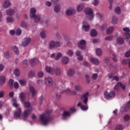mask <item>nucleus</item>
<instances>
[{"mask_svg": "<svg viewBox=\"0 0 130 130\" xmlns=\"http://www.w3.org/2000/svg\"><path fill=\"white\" fill-rule=\"evenodd\" d=\"M40 36H41V38H42L43 39H44V38H45V37H46V35L45 34V31H41L40 33Z\"/></svg>", "mask_w": 130, "mask_h": 130, "instance_id": "8fccbe9b", "label": "nucleus"}, {"mask_svg": "<svg viewBox=\"0 0 130 130\" xmlns=\"http://www.w3.org/2000/svg\"><path fill=\"white\" fill-rule=\"evenodd\" d=\"M113 31H114V27L110 26L106 30V34H111V33H112Z\"/></svg>", "mask_w": 130, "mask_h": 130, "instance_id": "a878e982", "label": "nucleus"}, {"mask_svg": "<svg viewBox=\"0 0 130 130\" xmlns=\"http://www.w3.org/2000/svg\"><path fill=\"white\" fill-rule=\"evenodd\" d=\"M123 31H124V32H126V33H129L130 29L128 27H124L123 28Z\"/></svg>", "mask_w": 130, "mask_h": 130, "instance_id": "680f3d73", "label": "nucleus"}, {"mask_svg": "<svg viewBox=\"0 0 130 130\" xmlns=\"http://www.w3.org/2000/svg\"><path fill=\"white\" fill-rule=\"evenodd\" d=\"M45 5L47 7H50L51 6V2H46Z\"/></svg>", "mask_w": 130, "mask_h": 130, "instance_id": "774afa93", "label": "nucleus"}, {"mask_svg": "<svg viewBox=\"0 0 130 130\" xmlns=\"http://www.w3.org/2000/svg\"><path fill=\"white\" fill-rule=\"evenodd\" d=\"M83 24L82 30L84 31H88L90 29V25L88 24V22L84 21Z\"/></svg>", "mask_w": 130, "mask_h": 130, "instance_id": "ddd939ff", "label": "nucleus"}, {"mask_svg": "<svg viewBox=\"0 0 130 130\" xmlns=\"http://www.w3.org/2000/svg\"><path fill=\"white\" fill-rule=\"evenodd\" d=\"M45 71L49 74H53V73H54V69L49 66H46L45 67Z\"/></svg>", "mask_w": 130, "mask_h": 130, "instance_id": "6ab92c4d", "label": "nucleus"}, {"mask_svg": "<svg viewBox=\"0 0 130 130\" xmlns=\"http://www.w3.org/2000/svg\"><path fill=\"white\" fill-rule=\"evenodd\" d=\"M67 75L69 77H72V76H74V75H75V71L73 69H70L67 72Z\"/></svg>", "mask_w": 130, "mask_h": 130, "instance_id": "cd10ccee", "label": "nucleus"}, {"mask_svg": "<svg viewBox=\"0 0 130 130\" xmlns=\"http://www.w3.org/2000/svg\"><path fill=\"white\" fill-rule=\"evenodd\" d=\"M34 18V20H35V22H39V21H40V19H41V17H40V15H36L34 17H33Z\"/></svg>", "mask_w": 130, "mask_h": 130, "instance_id": "a18cd8bd", "label": "nucleus"}, {"mask_svg": "<svg viewBox=\"0 0 130 130\" xmlns=\"http://www.w3.org/2000/svg\"><path fill=\"white\" fill-rule=\"evenodd\" d=\"M14 74L16 77L20 76V70H19L18 68L15 69L14 71Z\"/></svg>", "mask_w": 130, "mask_h": 130, "instance_id": "4c0bfd02", "label": "nucleus"}, {"mask_svg": "<svg viewBox=\"0 0 130 130\" xmlns=\"http://www.w3.org/2000/svg\"><path fill=\"white\" fill-rule=\"evenodd\" d=\"M84 8H85V6L84 4H79L77 6V12H78V13H80V12H82L83 10H84Z\"/></svg>", "mask_w": 130, "mask_h": 130, "instance_id": "aec40b11", "label": "nucleus"}, {"mask_svg": "<svg viewBox=\"0 0 130 130\" xmlns=\"http://www.w3.org/2000/svg\"><path fill=\"white\" fill-rule=\"evenodd\" d=\"M96 54L98 56H100V55H102V50L101 49H97L95 51Z\"/></svg>", "mask_w": 130, "mask_h": 130, "instance_id": "e433bc0d", "label": "nucleus"}, {"mask_svg": "<svg viewBox=\"0 0 130 130\" xmlns=\"http://www.w3.org/2000/svg\"><path fill=\"white\" fill-rule=\"evenodd\" d=\"M78 46L81 49H85V48H86V41L84 40H81L78 43Z\"/></svg>", "mask_w": 130, "mask_h": 130, "instance_id": "9b49d317", "label": "nucleus"}, {"mask_svg": "<svg viewBox=\"0 0 130 130\" xmlns=\"http://www.w3.org/2000/svg\"><path fill=\"white\" fill-rule=\"evenodd\" d=\"M11 5V4L10 0H5L3 4V7L5 8V9H8V8H10Z\"/></svg>", "mask_w": 130, "mask_h": 130, "instance_id": "a211bd4d", "label": "nucleus"}, {"mask_svg": "<svg viewBox=\"0 0 130 130\" xmlns=\"http://www.w3.org/2000/svg\"><path fill=\"white\" fill-rule=\"evenodd\" d=\"M19 83L21 86H25L27 84V80L26 79H20L19 80Z\"/></svg>", "mask_w": 130, "mask_h": 130, "instance_id": "7c9ffc66", "label": "nucleus"}, {"mask_svg": "<svg viewBox=\"0 0 130 130\" xmlns=\"http://www.w3.org/2000/svg\"><path fill=\"white\" fill-rule=\"evenodd\" d=\"M93 6L95 7H97L98 5H99V0H93V3H92Z\"/></svg>", "mask_w": 130, "mask_h": 130, "instance_id": "3c124183", "label": "nucleus"}, {"mask_svg": "<svg viewBox=\"0 0 130 130\" xmlns=\"http://www.w3.org/2000/svg\"><path fill=\"white\" fill-rule=\"evenodd\" d=\"M14 14H15V11L13 9H9L6 11V14L8 16H13Z\"/></svg>", "mask_w": 130, "mask_h": 130, "instance_id": "393cba45", "label": "nucleus"}, {"mask_svg": "<svg viewBox=\"0 0 130 130\" xmlns=\"http://www.w3.org/2000/svg\"><path fill=\"white\" fill-rule=\"evenodd\" d=\"M32 110H26L22 113V117L23 120H26L27 117L30 115Z\"/></svg>", "mask_w": 130, "mask_h": 130, "instance_id": "9d476101", "label": "nucleus"}, {"mask_svg": "<svg viewBox=\"0 0 130 130\" xmlns=\"http://www.w3.org/2000/svg\"><path fill=\"white\" fill-rule=\"evenodd\" d=\"M85 15L89 20L94 19V13H93V9L91 8H87L85 10Z\"/></svg>", "mask_w": 130, "mask_h": 130, "instance_id": "7ed1b4c3", "label": "nucleus"}, {"mask_svg": "<svg viewBox=\"0 0 130 130\" xmlns=\"http://www.w3.org/2000/svg\"><path fill=\"white\" fill-rule=\"evenodd\" d=\"M88 97L89 92H86L80 96V99H81V100H83V103L85 104V106L82 105V103L81 102H79L77 104V106L78 107H80L81 110H83V111H86V110H88V107L87 105V103H88V101L89 100Z\"/></svg>", "mask_w": 130, "mask_h": 130, "instance_id": "f03ea898", "label": "nucleus"}, {"mask_svg": "<svg viewBox=\"0 0 130 130\" xmlns=\"http://www.w3.org/2000/svg\"><path fill=\"white\" fill-rule=\"evenodd\" d=\"M123 38L124 39H128L130 38V35L129 32H125L123 35Z\"/></svg>", "mask_w": 130, "mask_h": 130, "instance_id": "37998d69", "label": "nucleus"}, {"mask_svg": "<svg viewBox=\"0 0 130 130\" xmlns=\"http://www.w3.org/2000/svg\"><path fill=\"white\" fill-rule=\"evenodd\" d=\"M115 13H116L117 14H118V15H119V14H120V8H119V7L116 8L115 9Z\"/></svg>", "mask_w": 130, "mask_h": 130, "instance_id": "052dcab7", "label": "nucleus"}, {"mask_svg": "<svg viewBox=\"0 0 130 130\" xmlns=\"http://www.w3.org/2000/svg\"><path fill=\"white\" fill-rule=\"evenodd\" d=\"M31 66H35L37 63H38L39 62V61L38 60V59L37 58H32L29 61Z\"/></svg>", "mask_w": 130, "mask_h": 130, "instance_id": "5701e85b", "label": "nucleus"}, {"mask_svg": "<svg viewBox=\"0 0 130 130\" xmlns=\"http://www.w3.org/2000/svg\"><path fill=\"white\" fill-rule=\"evenodd\" d=\"M128 119H129V116L128 115H125L124 116V120L126 121L128 120Z\"/></svg>", "mask_w": 130, "mask_h": 130, "instance_id": "69168bd1", "label": "nucleus"}, {"mask_svg": "<svg viewBox=\"0 0 130 130\" xmlns=\"http://www.w3.org/2000/svg\"><path fill=\"white\" fill-rule=\"evenodd\" d=\"M92 78L93 80H96L97 78H98V74H97L96 73L92 74Z\"/></svg>", "mask_w": 130, "mask_h": 130, "instance_id": "e2e57ef3", "label": "nucleus"}, {"mask_svg": "<svg viewBox=\"0 0 130 130\" xmlns=\"http://www.w3.org/2000/svg\"><path fill=\"white\" fill-rule=\"evenodd\" d=\"M14 91H10L9 92V97H10V98H13V97H14Z\"/></svg>", "mask_w": 130, "mask_h": 130, "instance_id": "0e129e2a", "label": "nucleus"}, {"mask_svg": "<svg viewBox=\"0 0 130 130\" xmlns=\"http://www.w3.org/2000/svg\"><path fill=\"white\" fill-rule=\"evenodd\" d=\"M71 116V113L69 111H64L62 114V119L63 120H66V119H68L69 117Z\"/></svg>", "mask_w": 130, "mask_h": 130, "instance_id": "2eb2a0df", "label": "nucleus"}, {"mask_svg": "<svg viewBox=\"0 0 130 130\" xmlns=\"http://www.w3.org/2000/svg\"><path fill=\"white\" fill-rule=\"evenodd\" d=\"M6 21L8 23H14L15 22V19L12 17H7L6 18Z\"/></svg>", "mask_w": 130, "mask_h": 130, "instance_id": "2f4dec72", "label": "nucleus"}, {"mask_svg": "<svg viewBox=\"0 0 130 130\" xmlns=\"http://www.w3.org/2000/svg\"><path fill=\"white\" fill-rule=\"evenodd\" d=\"M54 72L56 73V75H57V76H58L61 73V71L59 68H55L54 69Z\"/></svg>", "mask_w": 130, "mask_h": 130, "instance_id": "c03bdc74", "label": "nucleus"}, {"mask_svg": "<svg viewBox=\"0 0 130 130\" xmlns=\"http://www.w3.org/2000/svg\"><path fill=\"white\" fill-rule=\"evenodd\" d=\"M85 79H86V82L87 84H89L90 83V77H89V75H85Z\"/></svg>", "mask_w": 130, "mask_h": 130, "instance_id": "bf43d9fd", "label": "nucleus"}, {"mask_svg": "<svg viewBox=\"0 0 130 130\" xmlns=\"http://www.w3.org/2000/svg\"><path fill=\"white\" fill-rule=\"evenodd\" d=\"M6 82V77L1 76L0 77V86H3L5 82Z\"/></svg>", "mask_w": 130, "mask_h": 130, "instance_id": "c756f323", "label": "nucleus"}, {"mask_svg": "<svg viewBox=\"0 0 130 130\" xmlns=\"http://www.w3.org/2000/svg\"><path fill=\"white\" fill-rule=\"evenodd\" d=\"M74 89L75 91H78L79 92L82 90V86L80 84H77L75 86Z\"/></svg>", "mask_w": 130, "mask_h": 130, "instance_id": "473e14b6", "label": "nucleus"}, {"mask_svg": "<svg viewBox=\"0 0 130 130\" xmlns=\"http://www.w3.org/2000/svg\"><path fill=\"white\" fill-rule=\"evenodd\" d=\"M31 41V38H25L22 40V43L21 44V46H23L25 47V46H28L29 45V43H30V42Z\"/></svg>", "mask_w": 130, "mask_h": 130, "instance_id": "6e6552de", "label": "nucleus"}, {"mask_svg": "<svg viewBox=\"0 0 130 130\" xmlns=\"http://www.w3.org/2000/svg\"><path fill=\"white\" fill-rule=\"evenodd\" d=\"M90 61H91L92 63H94V64H99V60L98 58L92 57L90 59Z\"/></svg>", "mask_w": 130, "mask_h": 130, "instance_id": "b1692460", "label": "nucleus"}, {"mask_svg": "<svg viewBox=\"0 0 130 130\" xmlns=\"http://www.w3.org/2000/svg\"><path fill=\"white\" fill-rule=\"evenodd\" d=\"M123 126L120 124L117 125L115 128V130H123Z\"/></svg>", "mask_w": 130, "mask_h": 130, "instance_id": "de8ad7c7", "label": "nucleus"}, {"mask_svg": "<svg viewBox=\"0 0 130 130\" xmlns=\"http://www.w3.org/2000/svg\"><path fill=\"white\" fill-rule=\"evenodd\" d=\"M118 19L116 16H113L112 19V24H117V22Z\"/></svg>", "mask_w": 130, "mask_h": 130, "instance_id": "a19ab883", "label": "nucleus"}, {"mask_svg": "<svg viewBox=\"0 0 130 130\" xmlns=\"http://www.w3.org/2000/svg\"><path fill=\"white\" fill-rule=\"evenodd\" d=\"M54 11L55 13H59V12H60V6L59 5L55 6Z\"/></svg>", "mask_w": 130, "mask_h": 130, "instance_id": "f704fd0d", "label": "nucleus"}, {"mask_svg": "<svg viewBox=\"0 0 130 130\" xmlns=\"http://www.w3.org/2000/svg\"><path fill=\"white\" fill-rule=\"evenodd\" d=\"M113 39V37L112 36H108L105 38V40L107 41H110Z\"/></svg>", "mask_w": 130, "mask_h": 130, "instance_id": "5fc2aeb1", "label": "nucleus"}, {"mask_svg": "<svg viewBox=\"0 0 130 130\" xmlns=\"http://www.w3.org/2000/svg\"><path fill=\"white\" fill-rule=\"evenodd\" d=\"M19 97L22 102H24V101H25V93L23 92H21L19 94Z\"/></svg>", "mask_w": 130, "mask_h": 130, "instance_id": "72a5a7b5", "label": "nucleus"}, {"mask_svg": "<svg viewBox=\"0 0 130 130\" xmlns=\"http://www.w3.org/2000/svg\"><path fill=\"white\" fill-rule=\"evenodd\" d=\"M61 93L68 94V95H76V94H77L76 91H72L70 88L61 89Z\"/></svg>", "mask_w": 130, "mask_h": 130, "instance_id": "423d86ee", "label": "nucleus"}, {"mask_svg": "<svg viewBox=\"0 0 130 130\" xmlns=\"http://www.w3.org/2000/svg\"><path fill=\"white\" fill-rule=\"evenodd\" d=\"M12 50L14 51V52H15L16 54L17 55H19V51L18 50V47L16 46H14L12 47Z\"/></svg>", "mask_w": 130, "mask_h": 130, "instance_id": "ea45409f", "label": "nucleus"}, {"mask_svg": "<svg viewBox=\"0 0 130 130\" xmlns=\"http://www.w3.org/2000/svg\"><path fill=\"white\" fill-rule=\"evenodd\" d=\"M61 61L63 64H68L70 62V58L67 56L62 57Z\"/></svg>", "mask_w": 130, "mask_h": 130, "instance_id": "dca6fc26", "label": "nucleus"}, {"mask_svg": "<svg viewBox=\"0 0 130 130\" xmlns=\"http://www.w3.org/2000/svg\"><path fill=\"white\" fill-rule=\"evenodd\" d=\"M66 54L68 56H73L74 55V51L72 50H68L66 52Z\"/></svg>", "mask_w": 130, "mask_h": 130, "instance_id": "c9c22d12", "label": "nucleus"}, {"mask_svg": "<svg viewBox=\"0 0 130 130\" xmlns=\"http://www.w3.org/2000/svg\"><path fill=\"white\" fill-rule=\"evenodd\" d=\"M130 108V101L127 102L126 104L125 108L122 107L121 108L120 111L122 112H124V111H126V109H128Z\"/></svg>", "mask_w": 130, "mask_h": 130, "instance_id": "412c9836", "label": "nucleus"}, {"mask_svg": "<svg viewBox=\"0 0 130 130\" xmlns=\"http://www.w3.org/2000/svg\"><path fill=\"white\" fill-rule=\"evenodd\" d=\"M108 25L107 23H105L102 26H101V29L102 30V31H105V30H106V28H107Z\"/></svg>", "mask_w": 130, "mask_h": 130, "instance_id": "49530a36", "label": "nucleus"}, {"mask_svg": "<svg viewBox=\"0 0 130 130\" xmlns=\"http://www.w3.org/2000/svg\"><path fill=\"white\" fill-rule=\"evenodd\" d=\"M104 96L107 100L113 99V98L115 97V92L112 91H110V92L105 91L104 93Z\"/></svg>", "mask_w": 130, "mask_h": 130, "instance_id": "20e7f679", "label": "nucleus"}, {"mask_svg": "<svg viewBox=\"0 0 130 130\" xmlns=\"http://www.w3.org/2000/svg\"><path fill=\"white\" fill-rule=\"evenodd\" d=\"M35 73L34 71H30L28 73V77H29V78H32V77L35 76Z\"/></svg>", "mask_w": 130, "mask_h": 130, "instance_id": "4d7b16f0", "label": "nucleus"}, {"mask_svg": "<svg viewBox=\"0 0 130 130\" xmlns=\"http://www.w3.org/2000/svg\"><path fill=\"white\" fill-rule=\"evenodd\" d=\"M16 35L19 36V35H21V34L22 33V30L20 28H18L15 32Z\"/></svg>", "mask_w": 130, "mask_h": 130, "instance_id": "603ef678", "label": "nucleus"}, {"mask_svg": "<svg viewBox=\"0 0 130 130\" xmlns=\"http://www.w3.org/2000/svg\"><path fill=\"white\" fill-rule=\"evenodd\" d=\"M38 76L39 78H43V77H44V73L42 71H41L38 73Z\"/></svg>", "mask_w": 130, "mask_h": 130, "instance_id": "864d4df0", "label": "nucleus"}, {"mask_svg": "<svg viewBox=\"0 0 130 130\" xmlns=\"http://www.w3.org/2000/svg\"><path fill=\"white\" fill-rule=\"evenodd\" d=\"M50 113H51V111H47L40 115L39 121L41 122L43 125H48L50 123V121H51Z\"/></svg>", "mask_w": 130, "mask_h": 130, "instance_id": "f257e3e1", "label": "nucleus"}, {"mask_svg": "<svg viewBox=\"0 0 130 130\" xmlns=\"http://www.w3.org/2000/svg\"><path fill=\"white\" fill-rule=\"evenodd\" d=\"M49 45V49H53V48H55V47H59V46H60V42L51 41L50 42Z\"/></svg>", "mask_w": 130, "mask_h": 130, "instance_id": "39448f33", "label": "nucleus"}, {"mask_svg": "<svg viewBox=\"0 0 130 130\" xmlns=\"http://www.w3.org/2000/svg\"><path fill=\"white\" fill-rule=\"evenodd\" d=\"M8 85H9V86L11 87H13V85H14V80L13 79H10L9 81Z\"/></svg>", "mask_w": 130, "mask_h": 130, "instance_id": "6e6d98bb", "label": "nucleus"}, {"mask_svg": "<svg viewBox=\"0 0 130 130\" xmlns=\"http://www.w3.org/2000/svg\"><path fill=\"white\" fill-rule=\"evenodd\" d=\"M29 90L31 92L32 96H34V95L36 94V91H35V89H34V87H33V86H30L29 87Z\"/></svg>", "mask_w": 130, "mask_h": 130, "instance_id": "58836bf2", "label": "nucleus"}, {"mask_svg": "<svg viewBox=\"0 0 130 130\" xmlns=\"http://www.w3.org/2000/svg\"><path fill=\"white\" fill-rule=\"evenodd\" d=\"M36 9L31 8L30 10L29 17L30 18H34L36 15Z\"/></svg>", "mask_w": 130, "mask_h": 130, "instance_id": "f3484780", "label": "nucleus"}, {"mask_svg": "<svg viewBox=\"0 0 130 130\" xmlns=\"http://www.w3.org/2000/svg\"><path fill=\"white\" fill-rule=\"evenodd\" d=\"M90 35L91 37H95L98 35V32L95 29H92L90 31Z\"/></svg>", "mask_w": 130, "mask_h": 130, "instance_id": "c85d7f7f", "label": "nucleus"}, {"mask_svg": "<svg viewBox=\"0 0 130 130\" xmlns=\"http://www.w3.org/2000/svg\"><path fill=\"white\" fill-rule=\"evenodd\" d=\"M45 83L47 87H51L53 85V80L50 77H47L45 79Z\"/></svg>", "mask_w": 130, "mask_h": 130, "instance_id": "0eeeda50", "label": "nucleus"}, {"mask_svg": "<svg viewBox=\"0 0 130 130\" xmlns=\"http://www.w3.org/2000/svg\"><path fill=\"white\" fill-rule=\"evenodd\" d=\"M75 55L78 57V60H83V55L81 54V51H77L75 52Z\"/></svg>", "mask_w": 130, "mask_h": 130, "instance_id": "4be33fe9", "label": "nucleus"}, {"mask_svg": "<svg viewBox=\"0 0 130 130\" xmlns=\"http://www.w3.org/2000/svg\"><path fill=\"white\" fill-rule=\"evenodd\" d=\"M117 41L119 44H123L124 43V40L122 38H118Z\"/></svg>", "mask_w": 130, "mask_h": 130, "instance_id": "79ce46f5", "label": "nucleus"}, {"mask_svg": "<svg viewBox=\"0 0 130 130\" xmlns=\"http://www.w3.org/2000/svg\"><path fill=\"white\" fill-rule=\"evenodd\" d=\"M96 16L98 18V19H99L100 20H101L102 18H103V15L101 14L100 13H97L96 14Z\"/></svg>", "mask_w": 130, "mask_h": 130, "instance_id": "09e8293b", "label": "nucleus"}, {"mask_svg": "<svg viewBox=\"0 0 130 130\" xmlns=\"http://www.w3.org/2000/svg\"><path fill=\"white\" fill-rule=\"evenodd\" d=\"M24 106H25V107L28 108L30 107V103L26 102H24Z\"/></svg>", "mask_w": 130, "mask_h": 130, "instance_id": "338daca9", "label": "nucleus"}, {"mask_svg": "<svg viewBox=\"0 0 130 130\" xmlns=\"http://www.w3.org/2000/svg\"><path fill=\"white\" fill-rule=\"evenodd\" d=\"M22 114V110H21V108L18 107L16 111L14 112V115L17 118H20L21 116V114Z\"/></svg>", "mask_w": 130, "mask_h": 130, "instance_id": "f8f14e48", "label": "nucleus"}, {"mask_svg": "<svg viewBox=\"0 0 130 130\" xmlns=\"http://www.w3.org/2000/svg\"><path fill=\"white\" fill-rule=\"evenodd\" d=\"M20 26L22 28H25V27H26V26H27V23H26V22H25V21H22L20 23Z\"/></svg>", "mask_w": 130, "mask_h": 130, "instance_id": "13d9d810", "label": "nucleus"}, {"mask_svg": "<svg viewBox=\"0 0 130 130\" xmlns=\"http://www.w3.org/2000/svg\"><path fill=\"white\" fill-rule=\"evenodd\" d=\"M61 57H62V53L58 52L57 53L55 57V60H59V59H60Z\"/></svg>", "mask_w": 130, "mask_h": 130, "instance_id": "bb28decb", "label": "nucleus"}, {"mask_svg": "<svg viewBox=\"0 0 130 130\" xmlns=\"http://www.w3.org/2000/svg\"><path fill=\"white\" fill-rule=\"evenodd\" d=\"M66 14L67 16L74 15V14H76V10L72 7L69 8L66 10Z\"/></svg>", "mask_w": 130, "mask_h": 130, "instance_id": "1a4fd4ad", "label": "nucleus"}, {"mask_svg": "<svg viewBox=\"0 0 130 130\" xmlns=\"http://www.w3.org/2000/svg\"><path fill=\"white\" fill-rule=\"evenodd\" d=\"M122 88L123 90H124L125 89V86L122 84L121 82H118L116 86L114 87V90L116 91H118L119 90V88Z\"/></svg>", "mask_w": 130, "mask_h": 130, "instance_id": "4468645a", "label": "nucleus"}]
</instances>
